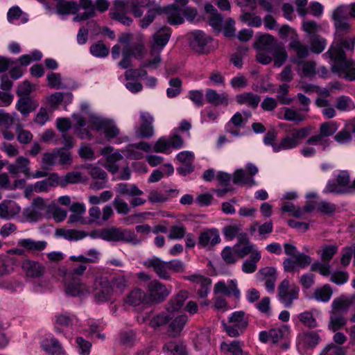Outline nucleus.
I'll use <instances>...</instances> for the list:
<instances>
[{
  "label": "nucleus",
  "mask_w": 355,
  "mask_h": 355,
  "mask_svg": "<svg viewBox=\"0 0 355 355\" xmlns=\"http://www.w3.org/2000/svg\"><path fill=\"white\" fill-rule=\"evenodd\" d=\"M355 45V37L334 40L329 50L323 55L334 61L332 71L338 74L339 77L349 81L355 80V66L352 60H347L343 49L353 51Z\"/></svg>",
  "instance_id": "obj_1"
},
{
  "label": "nucleus",
  "mask_w": 355,
  "mask_h": 355,
  "mask_svg": "<svg viewBox=\"0 0 355 355\" xmlns=\"http://www.w3.org/2000/svg\"><path fill=\"white\" fill-rule=\"evenodd\" d=\"M312 130L311 127L307 126L291 129L279 144L275 142L277 138V132L275 130L268 131L263 139L266 145L272 146L275 152L289 150L296 148L301 144V141L308 137Z\"/></svg>",
  "instance_id": "obj_2"
},
{
  "label": "nucleus",
  "mask_w": 355,
  "mask_h": 355,
  "mask_svg": "<svg viewBox=\"0 0 355 355\" xmlns=\"http://www.w3.org/2000/svg\"><path fill=\"white\" fill-rule=\"evenodd\" d=\"M99 237L107 241L125 242L132 245H138L141 241L134 232L128 229H121L116 227L105 228L99 233Z\"/></svg>",
  "instance_id": "obj_3"
},
{
  "label": "nucleus",
  "mask_w": 355,
  "mask_h": 355,
  "mask_svg": "<svg viewBox=\"0 0 355 355\" xmlns=\"http://www.w3.org/2000/svg\"><path fill=\"white\" fill-rule=\"evenodd\" d=\"M171 293V286L168 288L157 279L151 280L146 287L147 304H158L164 302Z\"/></svg>",
  "instance_id": "obj_4"
},
{
  "label": "nucleus",
  "mask_w": 355,
  "mask_h": 355,
  "mask_svg": "<svg viewBox=\"0 0 355 355\" xmlns=\"http://www.w3.org/2000/svg\"><path fill=\"white\" fill-rule=\"evenodd\" d=\"M230 324H224L225 331L230 337H238L248 325V318L243 311H235L229 317Z\"/></svg>",
  "instance_id": "obj_5"
},
{
  "label": "nucleus",
  "mask_w": 355,
  "mask_h": 355,
  "mask_svg": "<svg viewBox=\"0 0 355 355\" xmlns=\"http://www.w3.org/2000/svg\"><path fill=\"white\" fill-rule=\"evenodd\" d=\"M64 291L72 297H85L92 293L91 288L81 278H73L71 275H64Z\"/></svg>",
  "instance_id": "obj_6"
},
{
  "label": "nucleus",
  "mask_w": 355,
  "mask_h": 355,
  "mask_svg": "<svg viewBox=\"0 0 355 355\" xmlns=\"http://www.w3.org/2000/svg\"><path fill=\"white\" fill-rule=\"evenodd\" d=\"M91 291L94 297L98 302H105L110 300L113 295V288L110 282L105 277H96Z\"/></svg>",
  "instance_id": "obj_7"
},
{
  "label": "nucleus",
  "mask_w": 355,
  "mask_h": 355,
  "mask_svg": "<svg viewBox=\"0 0 355 355\" xmlns=\"http://www.w3.org/2000/svg\"><path fill=\"white\" fill-rule=\"evenodd\" d=\"M300 288L295 284H291L288 279H284L278 286V297L285 307L292 306L294 300L299 297Z\"/></svg>",
  "instance_id": "obj_8"
},
{
  "label": "nucleus",
  "mask_w": 355,
  "mask_h": 355,
  "mask_svg": "<svg viewBox=\"0 0 355 355\" xmlns=\"http://www.w3.org/2000/svg\"><path fill=\"white\" fill-rule=\"evenodd\" d=\"M219 230L216 228H206L198 236V246L206 250H212L220 243Z\"/></svg>",
  "instance_id": "obj_9"
},
{
  "label": "nucleus",
  "mask_w": 355,
  "mask_h": 355,
  "mask_svg": "<svg viewBox=\"0 0 355 355\" xmlns=\"http://www.w3.org/2000/svg\"><path fill=\"white\" fill-rule=\"evenodd\" d=\"M20 267L22 273L28 278L38 279L46 272V267L42 263L28 258L21 260Z\"/></svg>",
  "instance_id": "obj_10"
},
{
  "label": "nucleus",
  "mask_w": 355,
  "mask_h": 355,
  "mask_svg": "<svg viewBox=\"0 0 355 355\" xmlns=\"http://www.w3.org/2000/svg\"><path fill=\"white\" fill-rule=\"evenodd\" d=\"M142 265L146 268L151 269L159 279L164 280L171 279L168 261H163L159 257L154 256L148 258L142 262Z\"/></svg>",
  "instance_id": "obj_11"
},
{
  "label": "nucleus",
  "mask_w": 355,
  "mask_h": 355,
  "mask_svg": "<svg viewBox=\"0 0 355 355\" xmlns=\"http://www.w3.org/2000/svg\"><path fill=\"white\" fill-rule=\"evenodd\" d=\"M46 209H48V206L44 199L37 197L33 199L31 206L24 210L23 216L30 222H36L42 219Z\"/></svg>",
  "instance_id": "obj_12"
},
{
  "label": "nucleus",
  "mask_w": 355,
  "mask_h": 355,
  "mask_svg": "<svg viewBox=\"0 0 355 355\" xmlns=\"http://www.w3.org/2000/svg\"><path fill=\"white\" fill-rule=\"evenodd\" d=\"M337 183L329 182L327 185L328 192L336 193H351L349 174L346 171H340L336 178Z\"/></svg>",
  "instance_id": "obj_13"
},
{
  "label": "nucleus",
  "mask_w": 355,
  "mask_h": 355,
  "mask_svg": "<svg viewBox=\"0 0 355 355\" xmlns=\"http://www.w3.org/2000/svg\"><path fill=\"white\" fill-rule=\"evenodd\" d=\"M58 186V173H52L47 178L37 181L34 184L29 185L25 190V196L28 197V191L36 193H46L50 191L52 187Z\"/></svg>",
  "instance_id": "obj_14"
},
{
  "label": "nucleus",
  "mask_w": 355,
  "mask_h": 355,
  "mask_svg": "<svg viewBox=\"0 0 355 355\" xmlns=\"http://www.w3.org/2000/svg\"><path fill=\"white\" fill-rule=\"evenodd\" d=\"M311 257L304 253H298L295 256L286 259L283 262L286 272H293L297 268H304L311 263Z\"/></svg>",
  "instance_id": "obj_15"
},
{
  "label": "nucleus",
  "mask_w": 355,
  "mask_h": 355,
  "mask_svg": "<svg viewBox=\"0 0 355 355\" xmlns=\"http://www.w3.org/2000/svg\"><path fill=\"white\" fill-rule=\"evenodd\" d=\"M140 119V125L136 130L137 135L141 138L152 137L155 133L153 116L148 112H141Z\"/></svg>",
  "instance_id": "obj_16"
},
{
  "label": "nucleus",
  "mask_w": 355,
  "mask_h": 355,
  "mask_svg": "<svg viewBox=\"0 0 355 355\" xmlns=\"http://www.w3.org/2000/svg\"><path fill=\"white\" fill-rule=\"evenodd\" d=\"M92 123L96 130H103L105 137L109 140L116 138L120 134L119 128L113 121L96 118Z\"/></svg>",
  "instance_id": "obj_17"
},
{
  "label": "nucleus",
  "mask_w": 355,
  "mask_h": 355,
  "mask_svg": "<svg viewBox=\"0 0 355 355\" xmlns=\"http://www.w3.org/2000/svg\"><path fill=\"white\" fill-rule=\"evenodd\" d=\"M191 47L199 53H204L208 51V44L211 42V38L201 31H196L190 35Z\"/></svg>",
  "instance_id": "obj_18"
},
{
  "label": "nucleus",
  "mask_w": 355,
  "mask_h": 355,
  "mask_svg": "<svg viewBox=\"0 0 355 355\" xmlns=\"http://www.w3.org/2000/svg\"><path fill=\"white\" fill-rule=\"evenodd\" d=\"M171 37V29L168 27L160 28L153 36V42L150 46L151 55L158 53L166 45Z\"/></svg>",
  "instance_id": "obj_19"
},
{
  "label": "nucleus",
  "mask_w": 355,
  "mask_h": 355,
  "mask_svg": "<svg viewBox=\"0 0 355 355\" xmlns=\"http://www.w3.org/2000/svg\"><path fill=\"white\" fill-rule=\"evenodd\" d=\"M214 292L215 295L222 294L227 297L234 296L236 299H239L241 295L236 280H230L227 283L224 281H219L214 285Z\"/></svg>",
  "instance_id": "obj_20"
},
{
  "label": "nucleus",
  "mask_w": 355,
  "mask_h": 355,
  "mask_svg": "<svg viewBox=\"0 0 355 355\" xmlns=\"http://www.w3.org/2000/svg\"><path fill=\"white\" fill-rule=\"evenodd\" d=\"M157 4L155 1L150 0H128L124 1V8H128L135 17H141L144 11L142 8L153 7Z\"/></svg>",
  "instance_id": "obj_21"
},
{
  "label": "nucleus",
  "mask_w": 355,
  "mask_h": 355,
  "mask_svg": "<svg viewBox=\"0 0 355 355\" xmlns=\"http://www.w3.org/2000/svg\"><path fill=\"white\" fill-rule=\"evenodd\" d=\"M246 120L244 119L241 113L236 112L225 125V131L234 137L241 136L240 128L244 126Z\"/></svg>",
  "instance_id": "obj_22"
},
{
  "label": "nucleus",
  "mask_w": 355,
  "mask_h": 355,
  "mask_svg": "<svg viewBox=\"0 0 355 355\" xmlns=\"http://www.w3.org/2000/svg\"><path fill=\"white\" fill-rule=\"evenodd\" d=\"M258 275L261 276L263 281L265 282L266 289L269 292H273L275 288L277 281V270L273 267H266L261 269Z\"/></svg>",
  "instance_id": "obj_23"
},
{
  "label": "nucleus",
  "mask_w": 355,
  "mask_h": 355,
  "mask_svg": "<svg viewBox=\"0 0 355 355\" xmlns=\"http://www.w3.org/2000/svg\"><path fill=\"white\" fill-rule=\"evenodd\" d=\"M30 160L23 156L17 158L15 164H10L8 167V171L13 174L17 175L19 173H22L26 177H30Z\"/></svg>",
  "instance_id": "obj_24"
},
{
  "label": "nucleus",
  "mask_w": 355,
  "mask_h": 355,
  "mask_svg": "<svg viewBox=\"0 0 355 355\" xmlns=\"http://www.w3.org/2000/svg\"><path fill=\"white\" fill-rule=\"evenodd\" d=\"M207 101L215 106H227L230 103L229 96L227 93H218L216 90L208 89L205 93Z\"/></svg>",
  "instance_id": "obj_25"
},
{
  "label": "nucleus",
  "mask_w": 355,
  "mask_h": 355,
  "mask_svg": "<svg viewBox=\"0 0 355 355\" xmlns=\"http://www.w3.org/2000/svg\"><path fill=\"white\" fill-rule=\"evenodd\" d=\"M166 15L167 21L171 25H178L184 22L182 9L175 5L162 8Z\"/></svg>",
  "instance_id": "obj_26"
},
{
  "label": "nucleus",
  "mask_w": 355,
  "mask_h": 355,
  "mask_svg": "<svg viewBox=\"0 0 355 355\" xmlns=\"http://www.w3.org/2000/svg\"><path fill=\"white\" fill-rule=\"evenodd\" d=\"M187 297V292L180 291L177 295L170 299L166 305V310L168 313H173L180 311Z\"/></svg>",
  "instance_id": "obj_27"
},
{
  "label": "nucleus",
  "mask_w": 355,
  "mask_h": 355,
  "mask_svg": "<svg viewBox=\"0 0 355 355\" xmlns=\"http://www.w3.org/2000/svg\"><path fill=\"white\" fill-rule=\"evenodd\" d=\"M125 302L131 306L147 304L146 293L139 288H134L127 295Z\"/></svg>",
  "instance_id": "obj_28"
},
{
  "label": "nucleus",
  "mask_w": 355,
  "mask_h": 355,
  "mask_svg": "<svg viewBox=\"0 0 355 355\" xmlns=\"http://www.w3.org/2000/svg\"><path fill=\"white\" fill-rule=\"evenodd\" d=\"M78 6V10L80 8H83L85 11L74 17L73 20L75 21L86 20L94 16V8L92 0H80Z\"/></svg>",
  "instance_id": "obj_29"
},
{
  "label": "nucleus",
  "mask_w": 355,
  "mask_h": 355,
  "mask_svg": "<svg viewBox=\"0 0 355 355\" xmlns=\"http://www.w3.org/2000/svg\"><path fill=\"white\" fill-rule=\"evenodd\" d=\"M294 63L298 66V73L304 77H313L316 74V64L312 60H295Z\"/></svg>",
  "instance_id": "obj_30"
},
{
  "label": "nucleus",
  "mask_w": 355,
  "mask_h": 355,
  "mask_svg": "<svg viewBox=\"0 0 355 355\" xmlns=\"http://www.w3.org/2000/svg\"><path fill=\"white\" fill-rule=\"evenodd\" d=\"M188 320L185 314L180 315L175 318L169 324L168 333L172 337L178 336L184 329Z\"/></svg>",
  "instance_id": "obj_31"
},
{
  "label": "nucleus",
  "mask_w": 355,
  "mask_h": 355,
  "mask_svg": "<svg viewBox=\"0 0 355 355\" xmlns=\"http://www.w3.org/2000/svg\"><path fill=\"white\" fill-rule=\"evenodd\" d=\"M236 102L240 105H246L253 109L256 108L261 101V97L252 92H245L236 97Z\"/></svg>",
  "instance_id": "obj_32"
},
{
  "label": "nucleus",
  "mask_w": 355,
  "mask_h": 355,
  "mask_svg": "<svg viewBox=\"0 0 355 355\" xmlns=\"http://www.w3.org/2000/svg\"><path fill=\"white\" fill-rule=\"evenodd\" d=\"M164 13V10L159 4L150 7L146 15L139 21L142 28H146L155 19L157 15Z\"/></svg>",
  "instance_id": "obj_33"
},
{
  "label": "nucleus",
  "mask_w": 355,
  "mask_h": 355,
  "mask_svg": "<svg viewBox=\"0 0 355 355\" xmlns=\"http://www.w3.org/2000/svg\"><path fill=\"white\" fill-rule=\"evenodd\" d=\"M116 192L120 195H127L130 197L141 196L144 193L135 184H128L127 183L117 184L115 187Z\"/></svg>",
  "instance_id": "obj_34"
},
{
  "label": "nucleus",
  "mask_w": 355,
  "mask_h": 355,
  "mask_svg": "<svg viewBox=\"0 0 355 355\" xmlns=\"http://www.w3.org/2000/svg\"><path fill=\"white\" fill-rule=\"evenodd\" d=\"M18 245L24 248L28 251L40 252L46 248L47 243L44 241H34L31 239H22L19 240Z\"/></svg>",
  "instance_id": "obj_35"
},
{
  "label": "nucleus",
  "mask_w": 355,
  "mask_h": 355,
  "mask_svg": "<svg viewBox=\"0 0 355 355\" xmlns=\"http://www.w3.org/2000/svg\"><path fill=\"white\" fill-rule=\"evenodd\" d=\"M232 181L234 184L244 186L252 187L256 184L254 178L251 177L243 169H237L233 174Z\"/></svg>",
  "instance_id": "obj_36"
},
{
  "label": "nucleus",
  "mask_w": 355,
  "mask_h": 355,
  "mask_svg": "<svg viewBox=\"0 0 355 355\" xmlns=\"http://www.w3.org/2000/svg\"><path fill=\"white\" fill-rule=\"evenodd\" d=\"M42 349L52 355H59L62 352V348L59 341L55 338L44 339L42 343Z\"/></svg>",
  "instance_id": "obj_37"
},
{
  "label": "nucleus",
  "mask_w": 355,
  "mask_h": 355,
  "mask_svg": "<svg viewBox=\"0 0 355 355\" xmlns=\"http://www.w3.org/2000/svg\"><path fill=\"white\" fill-rule=\"evenodd\" d=\"M56 234L69 241H79L87 236L85 232L77 230L58 229Z\"/></svg>",
  "instance_id": "obj_38"
},
{
  "label": "nucleus",
  "mask_w": 355,
  "mask_h": 355,
  "mask_svg": "<svg viewBox=\"0 0 355 355\" xmlns=\"http://www.w3.org/2000/svg\"><path fill=\"white\" fill-rule=\"evenodd\" d=\"M303 112L302 109L294 110L290 107H284V119L288 121L300 123L306 120L307 116Z\"/></svg>",
  "instance_id": "obj_39"
},
{
  "label": "nucleus",
  "mask_w": 355,
  "mask_h": 355,
  "mask_svg": "<svg viewBox=\"0 0 355 355\" xmlns=\"http://www.w3.org/2000/svg\"><path fill=\"white\" fill-rule=\"evenodd\" d=\"M16 261L14 258L4 256L0 261V278L8 275L15 270Z\"/></svg>",
  "instance_id": "obj_40"
},
{
  "label": "nucleus",
  "mask_w": 355,
  "mask_h": 355,
  "mask_svg": "<svg viewBox=\"0 0 355 355\" xmlns=\"http://www.w3.org/2000/svg\"><path fill=\"white\" fill-rule=\"evenodd\" d=\"M335 28L334 40L342 39L347 36L352 31V25L347 21H334Z\"/></svg>",
  "instance_id": "obj_41"
},
{
  "label": "nucleus",
  "mask_w": 355,
  "mask_h": 355,
  "mask_svg": "<svg viewBox=\"0 0 355 355\" xmlns=\"http://www.w3.org/2000/svg\"><path fill=\"white\" fill-rule=\"evenodd\" d=\"M270 53L273 56L275 66L277 67H281L288 58L287 53L282 44L276 45Z\"/></svg>",
  "instance_id": "obj_42"
},
{
  "label": "nucleus",
  "mask_w": 355,
  "mask_h": 355,
  "mask_svg": "<svg viewBox=\"0 0 355 355\" xmlns=\"http://www.w3.org/2000/svg\"><path fill=\"white\" fill-rule=\"evenodd\" d=\"M310 50L311 52L319 54L326 48L327 40L319 35H315L310 38Z\"/></svg>",
  "instance_id": "obj_43"
},
{
  "label": "nucleus",
  "mask_w": 355,
  "mask_h": 355,
  "mask_svg": "<svg viewBox=\"0 0 355 355\" xmlns=\"http://www.w3.org/2000/svg\"><path fill=\"white\" fill-rule=\"evenodd\" d=\"M333 291L330 285L325 284L322 287L317 288L313 293V298L322 302H327L331 297Z\"/></svg>",
  "instance_id": "obj_44"
},
{
  "label": "nucleus",
  "mask_w": 355,
  "mask_h": 355,
  "mask_svg": "<svg viewBox=\"0 0 355 355\" xmlns=\"http://www.w3.org/2000/svg\"><path fill=\"white\" fill-rule=\"evenodd\" d=\"M261 259L259 251H254L250 259H246L242 266V270L245 273H252L257 270V263Z\"/></svg>",
  "instance_id": "obj_45"
},
{
  "label": "nucleus",
  "mask_w": 355,
  "mask_h": 355,
  "mask_svg": "<svg viewBox=\"0 0 355 355\" xmlns=\"http://www.w3.org/2000/svg\"><path fill=\"white\" fill-rule=\"evenodd\" d=\"M21 208L15 203L0 204V217L9 219L20 212Z\"/></svg>",
  "instance_id": "obj_46"
},
{
  "label": "nucleus",
  "mask_w": 355,
  "mask_h": 355,
  "mask_svg": "<svg viewBox=\"0 0 355 355\" xmlns=\"http://www.w3.org/2000/svg\"><path fill=\"white\" fill-rule=\"evenodd\" d=\"M37 103L33 102L30 98L24 97L18 100L17 108L22 114L27 115L33 110L35 109Z\"/></svg>",
  "instance_id": "obj_47"
},
{
  "label": "nucleus",
  "mask_w": 355,
  "mask_h": 355,
  "mask_svg": "<svg viewBox=\"0 0 355 355\" xmlns=\"http://www.w3.org/2000/svg\"><path fill=\"white\" fill-rule=\"evenodd\" d=\"M101 154L105 157L106 163H116L123 159V156L118 151L114 152L112 146H106L101 149Z\"/></svg>",
  "instance_id": "obj_48"
},
{
  "label": "nucleus",
  "mask_w": 355,
  "mask_h": 355,
  "mask_svg": "<svg viewBox=\"0 0 355 355\" xmlns=\"http://www.w3.org/2000/svg\"><path fill=\"white\" fill-rule=\"evenodd\" d=\"M81 181V173L80 172H70L64 177L60 178L58 175V186L66 187L69 184H76Z\"/></svg>",
  "instance_id": "obj_49"
},
{
  "label": "nucleus",
  "mask_w": 355,
  "mask_h": 355,
  "mask_svg": "<svg viewBox=\"0 0 355 355\" xmlns=\"http://www.w3.org/2000/svg\"><path fill=\"white\" fill-rule=\"evenodd\" d=\"M243 343L239 340H234L230 343H223L220 347L223 351L228 352L231 355H243Z\"/></svg>",
  "instance_id": "obj_50"
},
{
  "label": "nucleus",
  "mask_w": 355,
  "mask_h": 355,
  "mask_svg": "<svg viewBox=\"0 0 355 355\" xmlns=\"http://www.w3.org/2000/svg\"><path fill=\"white\" fill-rule=\"evenodd\" d=\"M164 352H171L173 355H185L186 348L182 343L169 341L163 346Z\"/></svg>",
  "instance_id": "obj_51"
},
{
  "label": "nucleus",
  "mask_w": 355,
  "mask_h": 355,
  "mask_svg": "<svg viewBox=\"0 0 355 355\" xmlns=\"http://www.w3.org/2000/svg\"><path fill=\"white\" fill-rule=\"evenodd\" d=\"M290 47L295 51L298 58H305L309 55L308 46L301 42L297 38L293 39L290 44Z\"/></svg>",
  "instance_id": "obj_52"
},
{
  "label": "nucleus",
  "mask_w": 355,
  "mask_h": 355,
  "mask_svg": "<svg viewBox=\"0 0 355 355\" xmlns=\"http://www.w3.org/2000/svg\"><path fill=\"white\" fill-rule=\"evenodd\" d=\"M300 338L304 344L310 348H313L319 344L321 339L317 332L309 331L300 335Z\"/></svg>",
  "instance_id": "obj_53"
},
{
  "label": "nucleus",
  "mask_w": 355,
  "mask_h": 355,
  "mask_svg": "<svg viewBox=\"0 0 355 355\" xmlns=\"http://www.w3.org/2000/svg\"><path fill=\"white\" fill-rule=\"evenodd\" d=\"M338 252V246L336 245H324L318 251V254L323 262H329Z\"/></svg>",
  "instance_id": "obj_54"
},
{
  "label": "nucleus",
  "mask_w": 355,
  "mask_h": 355,
  "mask_svg": "<svg viewBox=\"0 0 355 355\" xmlns=\"http://www.w3.org/2000/svg\"><path fill=\"white\" fill-rule=\"evenodd\" d=\"M221 257L227 264H234L239 259L236 252V248H234V246L225 247L221 252Z\"/></svg>",
  "instance_id": "obj_55"
},
{
  "label": "nucleus",
  "mask_w": 355,
  "mask_h": 355,
  "mask_svg": "<svg viewBox=\"0 0 355 355\" xmlns=\"http://www.w3.org/2000/svg\"><path fill=\"white\" fill-rule=\"evenodd\" d=\"M110 283L113 288V292L115 290L116 292L120 293H123L129 286L128 279L123 275L114 277Z\"/></svg>",
  "instance_id": "obj_56"
},
{
  "label": "nucleus",
  "mask_w": 355,
  "mask_h": 355,
  "mask_svg": "<svg viewBox=\"0 0 355 355\" xmlns=\"http://www.w3.org/2000/svg\"><path fill=\"white\" fill-rule=\"evenodd\" d=\"M338 126L336 121H331L320 124V134L324 137L333 135L338 130Z\"/></svg>",
  "instance_id": "obj_57"
},
{
  "label": "nucleus",
  "mask_w": 355,
  "mask_h": 355,
  "mask_svg": "<svg viewBox=\"0 0 355 355\" xmlns=\"http://www.w3.org/2000/svg\"><path fill=\"white\" fill-rule=\"evenodd\" d=\"M350 304V301L345 297L336 298L332 302V312L334 313L345 312L347 311Z\"/></svg>",
  "instance_id": "obj_58"
},
{
  "label": "nucleus",
  "mask_w": 355,
  "mask_h": 355,
  "mask_svg": "<svg viewBox=\"0 0 355 355\" xmlns=\"http://www.w3.org/2000/svg\"><path fill=\"white\" fill-rule=\"evenodd\" d=\"M349 17L347 5L342 4L337 6L332 12L331 19L334 21H346Z\"/></svg>",
  "instance_id": "obj_59"
},
{
  "label": "nucleus",
  "mask_w": 355,
  "mask_h": 355,
  "mask_svg": "<svg viewBox=\"0 0 355 355\" xmlns=\"http://www.w3.org/2000/svg\"><path fill=\"white\" fill-rule=\"evenodd\" d=\"M153 150L159 153H171V148L170 147L168 139L162 137L156 141L153 147Z\"/></svg>",
  "instance_id": "obj_60"
},
{
  "label": "nucleus",
  "mask_w": 355,
  "mask_h": 355,
  "mask_svg": "<svg viewBox=\"0 0 355 355\" xmlns=\"http://www.w3.org/2000/svg\"><path fill=\"white\" fill-rule=\"evenodd\" d=\"M170 87L167 89L168 97L174 98L179 95L182 91V80L179 78H173L169 80Z\"/></svg>",
  "instance_id": "obj_61"
},
{
  "label": "nucleus",
  "mask_w": 355,
  "mask_h": 355,
  "mask_svg": "<svg viewBox=\"0 0 355 355\" xmlns=\"http://www.w3.org/2000/svg\"><path fill=\"white\" fill-rule=\"evenodd\" d=\"M345 324L346 320L343 316L338 313H332L330 316V320L328 327L331 331H336L344 327Z\"/></svg>",
  "instance_id": "obj_62"
},
{
  "label": "nucleus",
  "mask_w": 355,
  "mask_h": 355,
  "mask_svg": "<svg viewBox=\"0 0 355 355\" xmlns=\"http://www.w3.org/2000/svg\"><path fill=\"white\" fill-rule=\"evenodd\" d=\"M346 354L347 350L345 347L331 343L322 349L320 355H346Z\"/></svg>",
  "instance_id": "obj_63"
},
{
  "label": "nucleus",
  "mask_w": 355,
  "mask_h": 355,
  "mask_svg": "<svg viewBox=\"0 0 355 355\" xmlns=\"http://www.w3.org/2000/svg\"><path fill=\"white\" fill-rule=\"evenodd\" d=\"M299 320L309 329L315 328L318 326L316 320L311 311H304L298 315Z\"/></svg>",
  "instance_id": "obj_64"
}]
</instances>
